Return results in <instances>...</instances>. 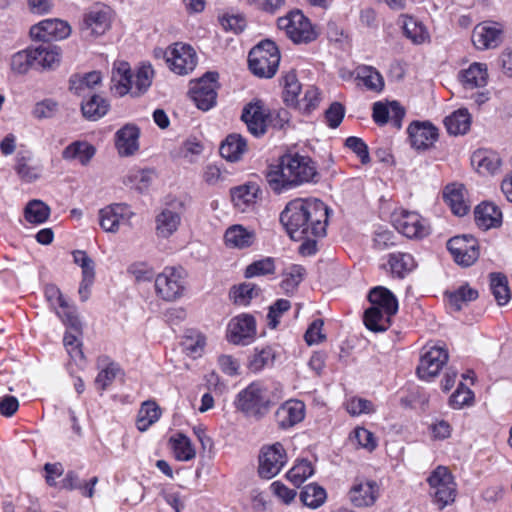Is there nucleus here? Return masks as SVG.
Returning <instances> with one entry per match:
<instances>
[{
  "label": "nucleus",
  "instance_id": "9",
  "mask_svg": "<svg viewBox=\"0 0 512 512\" xmlns=\"http://www.w3.org/2000/svg\"><path fill=\"white\" fill-rule=\"evenodd\" d=\"M218 77L217 72H207L203 77L191 82L189 93L199 109L208 111L215 106Z\"/></svg>",
  "mask_w": 512,
  "mask_h": 512
},
{
  "label": "nucleus",
  "instance_id": "34",
  "mask_svg": "<svg viewBox=\"0 0 512 512\" xmlns=\"http://www.w3.org/2000/svg\"><path fill=\"white\" fill-rule=\"evenodd\" d=\"M471 162L476 166L477 171L482 174H494L501 165L499 155L490 150H477L471 157Z\"/></svg>",
  "mask_w": 512,
  "mask_h": 512
},
{
  "label": "nucleus",
  "instance_id": "33",
  "mask_svg": "<svg viewBox=\"0 0 512 512\" xmlns=\"http://www.w3.org/2000/svg\"><path fill=\"white\" fill-rule=\"evenodd\" d=\"M368 299L371 307L383 309L388 314H396L398 311V302L393 293L385 287L377 286L370 290Z\"/></svg>",
  "mask_w": 512,
  "mask_h": 512
},
{
  "label": "nucleus",
  "instance_id": "54",
  "mask_svg": "<svg viewBox=\"0 0 512 512\" xmlns=\"http://www.w3.org/2000/svg\"><path fill=\"white\" fill-rule=\"evenodd\" d=\"M275 272V262L272 257H266L249 264L244 272L246 278H253L273 274Z\"/></svg>",
  "mask_w": 512,
  "mask_h": 512
},
{
  "label": "nucleus",
  "instance_id": "4",
  "mask_svg": "<svg viewBox=\"0 0 512 512\" xmlns=\"http://www.w3.org/2000/svg\"><path fill=\"white\" fill-rule=\"evenodd\" d=\"M280 63V53L276 44L264 40L251 49L248 64L251 72L261 78H271L275 75Z\"/></svg>",
  "mask_w": 512,
  "mask_h": 512
},
{
  "label": "nucleus",
  "instance_id": "22",
  "mask_svg": "<svg viewBox=\"0 0 512 512\" xmlns=\"http://www.w3.org/2000/svg\"><path fill=\"white\" fill-rule=\"evenodd\" d=\"M379 496V487L373 480H357L349 491L350 501L356 507L372 506Z\"/></svg>",
  "mask_w": 512,
  "mask_h": 512
},
{
  "label": "nucleus",
  "instance_id": "31",
  "mask_svg": "<svg viewBox=\"0 0 512 512\" xmlns=\"http://www.w3.org/2000/svg\"><path fill=\"white\" fill-rule=\"evenodd\" d=\"M219 151L221 156L227 161L237 162L247 151L246 140L240 134H230L221 144Z\"/></svg>",
  "mask_w": 512,
  "mask_h": 512
},
{
  "label": "nucleus",
  "instance_id": "32",
  "mask_svg": "<svg viewBox=\"0 0 512 512\" xmlns=\"http://www.w3.org/2000/svg\"><path fill=\"white\" fill-rule=\"evenodd\" d=\"M96 153V148L86 141H74L62 151L64 160H77L83 166L87 165Z\"/></svg>",
  "mask_w": 512,
  "mask_h": 512
},
{
  "label": "nucleus",
  "instance_id": "58",
  "mask_svg": "<svg viewBox=\"0 0 512 512\" xmlns=\"http://www.w3.org/2000/svg\"><path fill=\"white\" fill-rule=\"evenodd\" d=\"M474 393L463 383H460L455 392L449 398V405L453 409H461L473 403Z\"/></svg>",
  "mask_w": 512,
  "mask_h": 512
},
{
  "label": "nucleus",
  "instance_id": "64",
  "mask_svg": "<svg viewBox=\"0 0 512 512\" xmlns=\"http://www.w3.org/2000/svg\"><path fill=\"white\" fill-rule=\"evenodd\" d=\"M15 171L25 182H32L38 178L35 169L28 165V159L20 154L16 157Z\"/></svg>",
  "mask_w": 512,
  "mask_h": 512
},
{
  "label": "nucleus",
  "instance_id": "10",
  "mask_svg": "<svg viewBox=\"0 0 512 512\" xmlns=\"http://www.w3.org/2000/svg\"><path fill=\"white\" fill-rule=\"evenodd\" d=\"M256 334V320L251 314H239L228 323L227 340L234 345H249L255 340Z\"/></svg>",
  "mask_w": 512,
  "mask_h": 512
},
{
  "label": "nucleus",
  "instance_id": "50",
  "mask_svg": "<svg viewBox=\"0 0 512 512\" xmlns=\"http://www.w3.org/2000/svg\"><path fill=\"white\" fill-rule=\"evenodd\" d=\"M314 468L312 463L306 459L298 461L288 472L287 479L295 486H300L307 478L312 476Z\"/></svg>",
  "mask_w": 512,
  "mask_h": 512
},
{
  "label": "nucleus",
  "instance_id": "30",
  "mask_svg": "<svg viewBox=\"0 0 512 512\" xmlns=\"http://www.w3.org/2000/svg\"><path fill=\"white\" fill-rule=\"evenodd\" d=\"M224 240L230 248L245 249L253 245L255 233L242 225H232L226 230Z\"/></svg>",
  "mask_w": 512,
  "mask_h": 512
},
{
  "label": "nucleus",
  "instance_id": "53",
  "mask_svg": "<svg viewBox=\"0 0 512 512\" xmlns=\"http://www.w3.org/2000/svg\"><path fill=\"white\" fill-rule=\"evenodd\" d=\"M58 307L59 309L56 310V314L64 325L76 333H81L82 325L76 314L75 307L69 305L66 300L63 305H59Z\"/></svg>",
  "mask_w": 512,
  "mask_h": 512
},
{
  "label": "nucleus",
  "instance_id": "7",
  "mask_svg": "<svg viewBox=\"0 0 512 512\" xmlns=\"http://www.w3.org/2000/svg\"><path fill=\"white\" fill-rule=\"evenodd\" d=\"M112 19V9L97 3L84 12L80 23L81 33L86 38L100 37L111 28Z\"/></svg>",
  "mask_w": 512,
  "mask_h": 512
},
{
  "label": "nucleus",
  "instance_id": "6",
  "mask_svg": "<svg viewBox=\"0 0 512 512\" xmlns=\"http://www.w3.org/2000/svg\"><path fill=\"white\" fill-rule=\"evenodd\" d=\"M186 272L182 267L166 266L155 277L156 294L165 301L180 298L185 290Z\"/></svg>",
  "mask_w": 512,
  "mask_h": 512
},
{
  "label": "nucleus",
  "instance_id": "43",
  "mask_svg": "<svg viewBox=\"0 0 512 512\" xmlns=\"http://www.w3.org/2000/svg\"><path fill=\"white\" fill-rule=\"evenodd\" d=\"M327 494L323 487L317 484H308L300 492L301 502L312 509L320 507L326 500Z\"/></svg>",
  "mask_w": 512,
  "mask_h": 512
},
{
  "label": "nucleus",
  "instance_id": "52",
  "mask_svg": "<svg viewBox=\"0 0 512 512\" xmlns=\"http://www.w3.org/2000/svg\"><path fill=\"white\" fill-rule=\"evenodd\" d=\"M172 441L174 454L177 460L189 461L195 457L196 451L187 436L178 434Z\"/></svg>",
  "mask_w": 512,
  "mask_h": 512
},
{
  "label": "nucleus",
  "instance_id": "47",
  "mask_svg": "<svg viewBox=\"0 0 512 512\" xmlns=\"http://www.w3.org/2000/svg\"><path fill=\"white\" fill-rule=\"evenodd\" d=\"M306 269L298 264L289 266L283 273L281 287L286 293H292L304 279Z\"/></svg>",
  "mask_w": 512,
  "mask_h": 512
},
{
  "label": "nucleus",
  "instance_id": "24",
  "mask_svg": "<svg viewBox=\"0 0 512 512\" xmlns=\"http://www.w3.org/2000/svg\"><path fill=\"white\" fill-rule=\"evenodd\" d=\"M33 68L53 69L60 62V48L51 44H42L35 48L29 47Z\"/></svg>",
  "mask_w": 512,
  "mask_h": 512
},
{
  "label": "nucleus",
  "instance_id": "29",
  "mask_svg": "<svg viewBox=\"0 0 512 512\" xmlns=\"http://www.w3.org/2000/svg\"><path fill=\"white\" fill-rule=\"evenodd\" d=\"M461 82L466 89L482 88L488 82L487 65L474 62L460 73Z\"/></svg>",
  "mask_w": 512,
  "mask_h": 512
},
{
  "label": "nucleus",
  "instance_id": "42",
  "mask_svg": "<svg viewBox=\"0 0 512 512\" xmlns=\"http://www.w3.org/2000/svg\"><path fill=\"white\" fill-rule=\"evenodd\" d=\"M490 289L500 306L507 304L511 298L507 277L502 273L490 274Z\"/></svg>",
  "mask_w": 512,
  "mask_h": 512
},
{
  "label": "nucleus",
  "instance_id": "13",
  "mask_svg": "<svg viewBox=\"0 0 512 512\" xmlns=\"http://www.w3.org/2000/svg\"><path fill=\"white\" fill-rule=\"evenodd\" d=\"M165 57L170 69L179 75L190 73L197 64L195 50L190 45L182 43H175L169 47Z\"/></svg>",
  "mask_w": 512,
  "mask_h": 512
},
{
  "label": "nucleus",
  "instance_id": "21",
  "mask_svg": "<svg viewBox=\"0 0 512 512\" xmlns=\"http://www.w3.org/2000/svg\"><path fill=\"white\" fill-rule=\"evenodd\" d=\"M305 417V404L300 400H288L275 412V420L280 429H288L300 423Z\"/></svg>",
  "mask_w": 512,
  "mask_h": 512
},
{
  "label": "nucleus",
  "instance_id": "55",
  "mask_svg": "<svg viewBox=\"0 0 512 512\" xmlns=\"http://www.w3.org/2000/svg\"><path fill=\"white\" fill-rule=\"evenodd\" d=\"M259 291L260 289L255 284L242 283L232 289L231 297L236 304L247 306L259 294Z\"/></svg>",
  "mask_w": 512,
  "mask_h": 512
},
{
  "label": "nucleus",
  "instance_id": "38",
  "mask_svg": "<svg viewBox=\"0 0 512 512\" xmlns=\"http://www.w3.org/2000/svg\"><path fill=\"white\" fill-rule=\"evenodd\" d=\"M415 260L408 253H391L388 256V266L393 275L403 278L415 268Z\"/></svg>",
  "mask_w": 512,
  "mask_h": 512
},
{
  "label": "nucleus",
  "instance_id": "27",
  "mask_svg": "<svg viewBox=\"0 0 512 512\" xmlns=\"http://www.w3.org/2000/svg\"><path fill=\"white\" fill-rule=\"evenodd\" d=\"M112 87L119 96H124L133 90V75L131 73L130 65L121 61L114 64L111 76Z\"/></svg>",
  "mask_w": 512,
  "mask_h": 512
},
{
  "label": "nucleus",
  "instance_id": "16",
  "mask_svg": "<svg viewBox=\"0 0 512 512\" xmlns=\"http://www.w3.org/2000/svg\"><path fill=\"white\" fill-rule=\"evenodd\" d=\"M447 249L459 265L471 266L479 257L478 245L472 237L455 236L448 240Z\"/></svg>",
  "mask_w": 512,
  "mask_h": 512
},
{
  "label": "nucleus",
  "instance_id": "28",
  "mask_svg": "<svg viewBox=\"0 0 512 512\" xmlns=\"http://www.w3.org/2000/svg\"><path fill=\"white\" fill-rule=\"evenodd\" d=\"M475 222L483 230L496 228L501 225L502 213L493 203L483 202L474 211Z\"/></svg>",
  "mask_w": 512,
  "mask_h": 512
},
{
  "label": "nucleus",
  "instance_id": "36",
  "mask_svg": "<svg viewBox=\"0 0 512 512\" xmlns=\"http://www.w3.org/2000/svg\"><path fill=\"white\" fill-rule=\"evenodd\" d=\"M394 314H388L383 309L370 307L364 313L365 326L374 332L386 331L391 325V317Z\"/></svg>",
  "mask_w": 512,
  "mask_h": 512
},
{
  "label": "nucleus",
  "instance_id": "20",
  "mask_svg": "<svg viewBox=\"0 0 512 512\" xmlns=\"http://www.w3.org/2000/svg\"><path fill=\"white\" fill-rule=\"evenodd\" d=\"M408 134L412 147L417 150L430 148L438 139V129L429 122H412Z\"/></svg>",
  "mask_w": 512,
  "mask_h": 512
},
{
  "label": "nucleus",
  "instance_id": "15",
  "mask_svg": "<svg viewBox=\"0 0 512 512\" xmlns=\"http://www.w3.org/2000/svg\"><path fill=\"white\" fill-rule=\"evenodd\" d=\"M71 34V27L68 22L54 18L45 19L30 28V36L34 40L50 42L63 40Z\"/></svg>",
  "mask_w": 512,
  "mask_h": 512
},
{
  "label": "nucleus",
  "instance_id": "3",
  "mask_svg": "<svg viewBox=\"0 0 512 512\" xmlns=\"http://www.w3.org/2000/svg\"><path fill=\"white\" fill-rule=\"evenodd\" d=\"M427 483L431 501L438 509L442 510L455 502L457 484L447 467H436L428 476Z\"/></svg>",
  "mask_w": 512,
  "mask_h": 512
},
{
  "label": "nucleus",
  "instance_id": "1",
  "mask_svg": "<svg viewBox=\"0 0 512 512\" xmlns=\"http://www.w3.org/2000/svg\"><path fill=\"white\" fill-rule=\"evenodd\" d=\"M329 210L319 199L297 198L288 202L279 220L293 240L323 237L326 234Z\"/></svg>",
  "mask_w": 512,
  "mask_h": 512
},
{
  "label": "nucleus",
  "instance_id": "19",
  "mask_svg": "<svg viewBox=\"0 0 512 512\" xmlns=\"http://www.w3.org/2000/svg\"><path fill=\"white\" fill-rule=\"evenodd\" d=\"M132 215L126 204H111L99 210V225L105 232L116 233L120 223Z\"/></svg>",
  "mask_w": 512,
  "mask_h": 512
},
{
  "label": "nucleus",
  "instance_id": "45",
  "mask_svg": "<svg viewBox=\"0 0 512 512\" xmlns=\"http://www.w3.org/2000/svg\"><path fill=\"white\" fill-rule=\"evenodd\" d=\"M447 295L450 306L454 310L460 311L464 305L478 298V291L468 285H462L457 290L447 293Z\"/></svg>",
  "mask_w": 512,
  "mask_h": 512
},
{
  "label": "nucleus",
  "instance_id": "59",
  "mask_svg": "<svg viewBox=\"0 0 512 512\" xmlns=\"http://www.w3.org/2000/svg\"><path fill=\"white\" fill-rule=\"evenodd\" d=\"M59 111V104L53 99H44L37 102L32 110V115L39 120L54 117Z\"/></svg>",
  "mask_w": 512,
  "mask_h": 512
},
{
  "label": "nucleus",
  "instance_id": "26",
  "mask_svg": "<svg viewBox=\"0 0 512 512\" xmlns=\"http://www.w3.org/2000/svg\"><path fill=\"white\" fill-rule=\"evenodd\" d=\"M155 223L157 235L168 238L178 230L181 223V214L174 207H165L156 216Z\"/></svg>",
  "mask_w": 512,
  "mask_h": 512
},
{
  "label": "nucleus",
  "instance_id": "12",
  "mask_svg": "<svg viewBox=\"0 0 512 512\" xmlns=\"http://www.w3.org/2000/svg\"><path fill=\"white\" fill-rule=\"evenodd\" d=\"M448 359V351L444 345L429 347L420 358L417 375L425 381L433 380L447 363Z\"/></svg>",
  "mask_w": 512,
  "mask_h": 512
},
{
  "label": "nucleus",
  "instance_id": "63",
  "mask_svg": "<svg viewBox=\"0 0 512 512\" xmlns=\"http://www.w3.org/2000/svg\"><path fill=\"white\" fill-rule=\"evenodd\" d=\"M291 307L290 301L286 299H278L273 305L270 306L268 312V320L270 328L274 329L279 324L281 315L288 311Z\"/></svg>",
  "mask_w": 512,
  "mask_h": 512
},
{
  "label": "nucleus",
  "instance_id": "40",
  "mask_svg": "<svg viewBox=\"0 0 512 512\" xmlns=\"http://www.w3.org/2000/svg\"><path fill=\"white\" fill-rule=\"evenodd\" d=\"M259 193H261L259 186L256 183L249 182L233 188L231 197L235 206L241 207L254 203Z\"/></svg>",
  "mask_w": 512,
  "mask_h": 512
},
{
  "label": "nucleus",
  "instance_id": "44",
  "mask_svg": "<svg viewBox=\"0 0 512 512\" xmlns=\"http://www.w3.org/2000/svg\"><path fill=\"white\" fill-rule=\"evenodd\" d=\"M25 219L32 224H42L50 216V207L41 200H31L24 210Z\"/></svg>",
  "mask_w": 512,
  "mask_h": 512
},
{
  "label": "nucleus",
  "instance_id": "48",
  "mask_svg": "<svg viewBox=\"0 0 512 512\" xmlns=\"http://www.w3.org/2000/svg\"><path fill=\"white\" fill-rule=\"evenodd\" d=\"M404 34L415 44L424 43L429 34L424 25L412 17H406L403 22Z\"/></svg>",
  "mask_w": 512,
  "mask_h": 512
},
{
  "label": "nucleus",
  "instance_id": "35",
  "mask_svg": "<svg viewBox=\"0 0 512 512\" xmlns=\"http://www.w3.org/2000/svg\"><path fill=\"white\" fill-rule=\"evenodd\" d=\"M444 125L449 134L462 135L470 128L471 116L467 109H458L444 119Z\"/></svg>",
  "mask_w": 512,
  "mask_h": 512
},
{
  "label": "nucleus",
  "instance_id": "61",
  "mask_svg": "<svg viewBox=\"0 0 512 512\" xmlns=\"http://www.w3.org/2000/svg\"><path fill=\"white\" fill-rule=\"evenodd\" d=\"M127 272L131 274L137 282H150L154 279L153 268L145 262L132 263Z\"/></svg>",
  "mask_w": 512,
  "mask_h": 512
},
{
  "label": "nucleus",
  "instance_id": "17",
  "mask_svg": "<svg viewBox=\"0 0 512 512\" xmlns=\"http://www.w3.org/2000/svg\"><path fill=\"white\" fill-rule=\"evenodd\" d=\"M471 38L478 50L494 49L503 41V27L496 22L479 23L474 27Z\"/></svg>",
  "mask_w": 512,
  "mask_h": 512
},
{
  "label": "nucleus",
  "instance_id": "51",
  "mask_svg": "<svg viewBox=\"0 0 512 512\" xmlns=\"http://www.w3.org/2000/svg\"><path fill=\"white\" fill-rule=\"evenodd\" d=\"M153 76L154 71L152 66L150 64H142L133 78L135 90L132 91V94L138 96L146 92L152 83Z\"/></svg>",
  "mask_w": 512,
  "mask_h": 512
},
{
  "label": "nucleus",
  "instance_id": "14",
  "mask_svg": "<svg viewBox=\"0 0 512 512\" xmlns=\"http://www.w3.org/2000/svg\"><path fill=\"white\" fill-rule=\"evenodd\" d=\"M287 462L283 445L279 442L262 449L259 456L258 473L260 477L271 479L275 477Z\"/></svg>",
  "mask_w": 512,
  "mask_h": 512
},
{
  "label": "nucleus",
  "instance_id": "39",
  "mask_svg": "<svg viewBox=\"0 0 512 512\" xmlns=\"http://www.w3.org/2000/svg\"><path fill=\"white\" fill-rule=\"evenodd\" d=\"M161 415L160 407L154 401L142 403L137 415V429L146 431L151 425L158 421Z\"/></svg>",
  "mask_w": 512,
  "mask_h": 512
},
{
  "label": "nucleus",
  "instance_id": "2",
  "mask_svg": "<svg viewBox=\"0 0 512 512\" xmlns=\"http://www.w3.org/2000/svg\"><path fill=\"white\" fill-rule=\"evenodd\" d=\"M266 178L271 189L279 194L304 183H317L320 174L310 157L287 154L281 158L279 169L270 171Z\"/></svg>",
  "mask_w": 512,
  "mask_h": 512
},
{
  "label": "nucleus",
  "instance_id": "49",
  "mask_svg": "<svg viewBox=\"0 0 512 512\" xmlns=\"http://www.w3.org/2000/svg\"><path fill=\"white\" fill-rule=\"evenodd\" d=\"M275 352L272 347L255 348V353L249 362V369L253 372H259L265 367L273 365Z\"/></svg>",
  "mask_w": 512,
  "mask_h": 512
},
{
  "label": "nucleus",
  "instance_id": "5",
  "mask_svg": "<svg viewBox=\"0 0 512 512\" xmlns=\"http://www.w3.org/2000/svg\"><path fill=\"white\" fill-rule=\"evenodd\" d=\"M235 406L245 415L260 419L268 413L270 399L266 389L253 382L237 394Z\"/></svg>",
  "mask_w": 512,
  "mask_h": 512
},
{
  "label": "nucleus",
  "instance_id": "23",
  "mask_svg": "<svg viewBox=\"0 0 512 512\" xmlns=\"http://www.w3.org/2000/svg\"><path fill=\"white\" fill-rule=\"evenodd\" d=\"M140 130L134 124H126L115 134V146L120 156L128 157L139 150Z\"/></svg>",
  "mask_w": 512,
  "mask_h": 512
},
{
  "label": "nucleus",
  "instance_id": "25",
  "mask_svg": "<svg viewBox=\"0 0 512 512\" xmlns=\"http://www.w3.org/2000/svg\"><path fill=\"white\" fill-rule=\"evenodd\" d=\"M467 191L462 184H450L445 187L443 198L456 216H464L470 210V204L466 199Z\"/></svg>",
  "mask_w": 512,
  "mask_h": 512
},
{
  "label": "nucleus",
  "instance_id": "37",
  "mask_svg": "<svg viewBox=\"0 0 512 512\" xmlns=\"http://www.w3.org/2000/svg\"><path fill=\"white\" fill-rule=\"evenodd\" d=\"M109 108V102L99 95H92L87 101L83 102L81 105V111L83 116L86 119L92 121H96L105 116L109 111Z\"/></svg>",
  "mask_w": 512,
  "mask_h": 512
},
{
  "label": "nucleus",
  "instance_id": "62",
  "mask_svg": "<svg viewBox=\"0 0 512 512\" xmlns=\"http://www.w3.org/2000/svg\"><path fill=\"white\" fill-rule=\"evenodd\" d=\"M345 145L360 158L362 164L370 162L368 146L361 138L350 136L346 139Z\"/></svg>",
  "mask_w": 512,
  "mask_h": 512
},
{
  "label": "nucleus",
  "instance_id": "41",
  "mask_svg": "<svg viewBox=\"0 0 512 512\" xmlns=\"http://www.w3.org/2000/svg\"><path fill=\"white\" fill-rule=\"evenodd\" d=\"M357 79L372 91L380 92L384 87L382 75L372 66L362 65L356 69Z\"/></svg>",
  "mask_w": 512,
  "mask_h": 512
},
{
  "label": "nucleus",
  "instance_id": "11",
  "mask_svg": "<svg viewBox=\"0 0 512 512\" xmlns=\"http://www.w3.org/2000/svg\"><path fill=\"white\" fill-rule=\"evenodd\" d=\"M394 227L407 238L420 239L430 233V227L420 214L414 211L401 210L392 216Z\"/></svg>",
  "mask_w": 512,
  "mask_h": 512
},
{
  "label": "nucleus",
  "instance_id": "18",
  "mask_svg": "<svg viewBox=\"0 0 512 512\" xmlns=\"http://www.w3.org/2000/svg\"><path fill=\"white\" fill-rule=\"evenodd\" d=\"M241 119L247 126L248 131L255 137H260L267 130L268 114L261 101L247 104L242 111Z\"/></svg>",
  "mask_w": 512,
  "mask_h": 512
},
{
  "label": "nucleus",
  "instance_id": "60",
  "mask_svg": "<svg viewBox=\"0 0 512 512\" xmlns=\"http://www.w3.org/2000/svg\"><path fill=\"white\" fill-rule=\"evenodd\" d=\"M11 69L17 74H25L30 68H33L31 52L29 48L15 53L11 57Z\"/></svg>",
  "mask_w": 512,
  "mask_h": 512
},
{
  "label": "nucleus",
  "instance_id": "46",
  "mask_svg": "<svg viewBox=\"0 0 512 512\" xmlns=\"http://www.w3.org/2000/svg\"><path fill=\"white\" fill-rule=\"evenodd\" d=\"M181 345L188 356L198 358L204 352L206 337L199 332L191 331L185 335Z\"/></svg>",
  "mask_w": 512,
  "mask_h": 512
},
{
  "label": "nucleus",
  "instance_id": "8",
  "mask_svg": "<svg viewBox=\"0 0 512 512\" xmlns=\"http://www.w3.org/2000/svg\"><path fill=\"white\" fill-rule=\"evenodd\" d=\"M277 24L294 43H309L317 38L310 20L299 10L280 17Z\"/></svg>",
  "mask_w": 512,
  "mask_h": 512
},
{
  "label": "nucleus",
  "instance_id": "56",
  "mask_svg": "<svg viewBox=\"0 0 512 512\" xmlns=\"http://www.w3.org/2000/svg\"><path fill=\"white\" fill-rule=\"evenodd\" d=\"M80 333L67 331L63 338L64 347L71 359L78 363L84 360L82 342L78 339Z\"/></svg>",
  "mask_w": 512,
  "mask_h": 512
},
{
  "label": "nucleus",
  "instance_id": "57",
  "mask_svg": "<svg viewBox=\"0 0 512 512\" xmlns=\"http://www.w3.org/2000/svg\"><path fill=\"white\" fill-rule=\"evenodd\" d=\"M284 100L286 103L294 105L301 91V85L294 72L287 73L284 78Z\"/></svg>",
  "mask_w": 512,
  "mask_h": 512
}]
</instances>
